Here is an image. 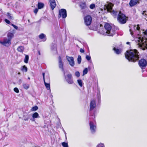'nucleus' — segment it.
I'll use <instances>...</instances> for the list:
<instances>
[{
  "mask_svg": "<svg viewBox=\"0 0 147 147\" xmlns=\"http://www.w3.org/2000/svg\"><path fill=\"white\" fill-rule=\"evenodd\" d=\"M20 82H21L22 80H20Z\"/></svg>",
  "mask_w": 147,
  "mask_h": 147,
  "instance_id": "obj_54",
  "label": "nucleus"
},
{
  "mask_svg": "<svg viewBox=\"0 0 147 147\" xmlns=\"http://www.w3.org/2000/svg\"><path fill=\"white\" fill-rule=\"evenodd\" d=\"M11 25L13 27V28L15 29H16V30H18V27L17 26H16V25H14L13 24H11Z\"/></svg>",
  "mask_w": 147,
  "mask_h": 147,
  "instance_id": "obj_39",
  "label": "nucleus"
},
{
  "mask_svg": "<svg viewBox=\"0 0 147 147\" xmlns=\"http://www.w3.org/2000/svg\"><path fill=\"white\" fill-rule=\"evenodd\" d=\"M95 7V5L94 4H92L90 5V7L91 9H93Z\"/></svg>",
  "mask_w": 147,
  "mask_h": 147,
  "instance_id": "obj_38",
  "label": "nucleus"
},
{
  "mask_svg": "<svg viewBox=\"0 0 147 147\" xmlns=\"http://www.w3.org/2000/svg\"><path fill=\"white\" fill-rule=\"evenodd\" d=\"M139 0H131L129 5L131 7H133L139 3Z\"/></svg>",
  "mask_w": 147,
  "mask_h": 147,
  "instance_id": "obj_17",
  "label": "nucleus"
},
{
  "mask_svg": "<svg viewBox=\"0 0 147 147\" xmlns=\"http://www.w3.org/2000/svg\"><path fill=\"white\" fill-rule=\"evenodd\" d=\"M112 13H113L115 15H117V12L114 11H113Z\"/></svg>",
  "mask_w": 147,
  "mask_h": 147,
  "instance_id": "obj_45",
  "label": "nucleus"
},
{
  "mask_svg": "<svg viewBox=\"0 0 147 147\" xmlns=\"http://www.w3.org/2000/svg\"><path fill=\"white\" fill-rule=\"evenodd\" d=\"M96 107V102L94 100H92L91 101L90 104L89 111L90 113V116H94V118H92L94 119L95 118V111L94 110Z\"/></svg>",
  "mask_w": 147,
  "mask_h": 147,
  "instance_id": "obj_4",
  "label": "nucleus"
},
{
  "mask_svg": "<svg viewBox=\"0 0 147 147\" xmlns=\"http://www.w3.org/2000/svg\"><path fill=\"white\" fill-rule=\"evenodd\" d=\"M139 63L140 67H145L147 64V62L145 59H142L139 61Z\"/></svg>",
  "mask_w": 147,
  "mask_h": 147,
  "instance_id": "obj_16",
  "label": "nucleus"
},
{
  "mask_svg": "<svg viewBox=\"0 0 147 147\" xmlns=\"http://www.w3.org/2000/svg\"><path fill=\"white\" fill-rule=\"evenodd\" d=\"M66 59L68 61L71 66L73 67L75 65V62L74 58L72 57L66 56Z\"/></svg>",
  "mask_w": 147,
  "mask_h": 147,
  "instance_id": "obj_11",
  "label": "nucleus"
},
{
  "mask_svg": "<svg viewBox=\"0 0 147 147\" xmlns=\"http://www.w3.org/2000/svg\"><path fill=\"white\" fill-rule=\"evenodd\" d=\"M85 23L87 26L90 25L92 22V17L90 16H86L84 18Z\"/></svg>",
  "mask_w": 147,
  "mask_h": 147,
  "instance_id": "obj_10",
  "label": "nucleus"
},
{
  "mask_svg": "<svg viewBox=\"0 0 147 147\" xmlns=\"http://www.w3.org/2000/svg\"><path fill=\"white\" fill-rule=\"evenodd\" d=\"M32 117L33 118H36L39 117L38 114L37 112H35L32 115Z\"/></svg>",
  "mask_w": 147,
  "mask_h": 147,
  "instance_id": "obj_25",
  "label": "nucleus"
},
{
  "mask_svg": "<svg viewBox=\"0 0 147 147\" xmlns=\"http://www.w3.org/2000/svg\"><path fill=\"white\" fill-rule=\"evenodd\" d=\"M144 71V70H142V71L143 72Z\"/></svg>",
  "mask_w": 147,
  "mask_h": 147,
  "instance_id": "obj_55",
  "label": "nucleus"
},
{
  "mask_svg": "<svg viewBox=\"0 0 147 147\" xmlns=\"http://www.w3.org/2000/svg\"><path fill=\"white\" fill-rule=\"evenodd\" d=\"M81 9L82 10V12L84 13H86L87 11H88L87 8L86 6L85 2L81 3L80 4Z\"/></svg>",
  "mask_w": 147,
  "mask_h": 147,
  "instance_id": "obj_13",
  "label": "nucleus"
},
{
  "mask_svg": "<svg viewBox=\"0 0 147 147\" xmlns=\"http://www.w3.org/2000/svg\"><path fill=\"white\" fill-rule=\"evenodd\" d=\"M117 19L119 22L121 24H124L126 22L128 19L127 18L125 15L119 11L117 17Z\"/></svg>",
  "mask_w": 147,
  "mask_h": 147,
  "instance_id": "obj_5",
  "label": "nucleus"
},
{
  "mask_svg": "<svg viewBox=\"0 0 147 147\" xmlns=\"http://www.w3.org/2000/svg\"><path fill=\"white\" fill-rule=\"evenodd\" d=\"M98 96H100V93H99V94H98Z\"/></svg>",
  "mask_w": 147,
  "mask_h": 147,
  "instance_id": "obj_50",
  "label": "nucleus"
},
{
  "mask_svg": "<svg viewBox=\"0 0 147 147\" xmlns=\"http://www.w3.org/2000/svg\"><path fill=\"white\" fill-rule=\"evenodd\" d=\"M14 91L17 93H18L19 92V90L18 88H15L14 89Z\"/></svg>",
  "mask_w": 147,
  "mask_h": 147,
  "instance_id": "obj_40",
  "label": "nucleus"
},
{
  "mask_svg": "<svg viewBox=\"0 0 147 147\" xmlns=\"http://www.w3.org/2000/svg\"><path fill=\"white\" fill-rule=\"evenodd\" d=\"M88 73V69L87 68H85L83 71V76L86 74Z\"/></svg>",
  "mask_w": 147,
  "mask_h": 147,
  "instance_id": "obj_35",
  "label": "nucleus"
},
{
  "mask_svg": "<svg viewBox=\"0 0 147 147\" xmlns=\"http://www.w3.org/2000/svg\"><path fill=\"white\" fill-rule=\"evenodd\" d=\"M113 49L114 51L117 54H119L121 53V49H118L115 47H114Z\"/></svg>",
  "mask_w": 147,
  "mask_h": 147,
  "instance_id": "obj_21",
  "label": "nucleus"
},
{
  "mask_svg": "<svg viewBox=\"0 0 147 147\" xmlns=\"http://www.w3.org/2000/svg\"><path fill=\"white\" fill-rule=\"evenodd\" d=\"M139 53L136 49L127 51L125 54V57L129 61L135 62L139 59Z\"/></svg>",
  "mask_w": 147,
  "mask_h": 147,
  "instance_id": "obj_2",
  "label": "nucleus"
},
{
  "mask_svg": "<svg viewBox=\"0 0 147 147\" xmlns=\"http://www.w3.org/2000/svg\"><path fill=\"white\" fill-rule=\"evenodd\" d=\"M21 70L23 72H26L27 71V68L26 66L24 65L22 66Z\"/></svg>",
  "mask_w": 147,
  "mask_h": 147,
  "instance_id": "obj_29",
  "label": "nucleus"
},
{
  "mask_svg": "<svg viewBox=\"0 0 147 147\" xmlns=\"http://www.w3.org/2000/svg\"><path fill=\"white\" fill-rule=\"evenodd\" d=\"M13 34L9 32L8 33L7 35V36L9 39H10V40H11V38H13Z\"/></svg>",
  "mask_w": 147,
  "mask_h": 147,
  "instance_id": "obj_23",
  "label": "nucleus"
},
{
  "mask_svg": "<svg viewBox=\"0 0 147 147\" xmlns=\"http://www.w3.org/2000/svg\"><path fill=\"white\" fill-rule=\"evenodd\" d=\"M18 74H20V73H19Z\"/></svg>",
  "mask_w": 147,
  "mask_h": 147,
  "instance_id": "obj_56",
  "label": "nucleus"
},
{
  "mask_svg": "<svg viewBox=\"0 0 147 147\" xmlns=\"http://www.w3.org/2000/svg\"><path fill=\"white\" fill-rule=\"evenodd\" d=\"M44 5L43 3H38V7L39 9H41L44 6Z\"/></svg>",
  "mask_w": 147,
  "mask_h": 147,
  "instance_id": "obj_24",
  "label": "nucleus"
},
{
  "mask_svg": "<svg viewBox=\"0 0 147 147\" xmlns=\"http://www.w3.org/2000/svg\"><path fill=\"white\" fill-rule=\"evenodd\" d=\"M104 27L105 28V30L106 34L107 35L109 36H113L115 33V28L111 27L109 24L106 23Z\"/></svg>",
  "mask_w": 147,
  "mask_h": 147,
  "instance_id": "obj_3",
  "label": "nucleus"
},
{
  "mask_svg": "<svg viewBox=\"0 0 147 147\" xmlns=\"http://www.w3.org/2000/svg\"><path fill=\"white\" fill-rule=\"evenodd\" d=\"M23 86L24 88L26 89H27L29 87V85L27 84L24 83L23 84Z\"/></svg>",
  "mask_w": 147,
  "mask_h": 147,
  "instance_id": "obj_26",
  "label": "nucleus"
},
{
  "mask_svg": "<svg viewBox=\"0 0 147 147\" xmlns=\"http://www.w3.org/2000/svg\"><path fill=\"white\" fill-rule=\"evenodd\" d=\"M6 16H7L8 19L11 20L13 19V17L11 16V14L9 13H7Z\"/></svg>",
  "mask_w": 147,
  "mask_h": 147,
  "instance_id": "obj_27",
  "label": "nucleus"
},
{
  "mask_svg": "<svg viewBox=\"0 0 147 147\" xmlns=\"http://www.w3.org/2000/svg\"><path fill=\"white\" fill-rule=\"evenodd\" d=\"M78 82L79 85L81 87L83 86V82L81 80H77Z\"/></svg>",
  "mask_w": 147,
  "mask_h": 147,
  "instance_id": "obj_31",
  "label": "nucleus"
},
{
  "mask_svg": "<svg viewBox=\"0 0 147 147\" xmlns=\"http://www.w3.org/2000/svg\"><path fill=\"white\" fill-rule=\"evenodd\" d=\"M86 59L88 61L90 60L91 59V57H90V56H89V55H86Z\"/></svg>",
  "mask_w": 147,
  "mask_h": 147,
  "instance_id": "obj_41",
  "label": "nucleus"
},
{
  "mask_svg": "<svg viewBox=\"0 0 147 147\" xmlns=\"http://www.w3.org/2000/svg\"><path fill=\"white\" fill-rule=\"evenodd\" d=\"M29 59V56L28 55H26L24 59V62L26 63H27L28 62Z\"/></svg>",
  "mask_w": 147,
  "mask_h": 147,
  "instance_id": "obj_32",
  "label": "nucleus"
},
{
  "mask_svg": "<svg viewBox=\"0 0 147 147\" xmlns=\"http://www.w3.org/2000/svg\"><path fill=\"white\" fill-rule=\"evenodd\" d=\"M42 76L43 77V80L44 82V84H45V85L47 88V89L48 90H50V83H46L45 80V73H42Z\"/></svg>",
  "mask_w": 147,
  "mask_h": 147,
  "instance_id": "obj_19",
  "label": "nucleus"
},
{
  "mask_svg": "<svg viewBox=\"0 0 147 147\" xmlns=\"http://www.w3.org/2000/svg\"><path fill=\"white\" fill-rule=\"evenodd\" d=\"M50 7L53 10L56 6V4L55 0H49Z\"/></svg>",
  "mask_w": 147,
  "mask_h": 147,
  "instance_id": "obj_18",
  "label": "nucleus"
},
{
  "mask_svg": "<svg viewBox=\"0 0 147 147\" xmlns=\"http://www.w3.org/2000/svg\"><path fill=\"white\" fill-rule=\"evenodd\" d=\"M28 79H29V80H30V78L29 77H28Z\"/></svg>",
  "mask_w": 147,
  "mask_h": 147,
  "instance_id": "obj_51",
  "label": "nucleus"
},
{
  "mask_svg": "<svg viewBox=\"0 0 147 147\" xmlns=\"http://www.w3.org/2000/svg\"><path fill=\"white\" fill-rule=\"evenodd\" d=\"M142 14L147 21V11H143ZM135 41L138 47L143 50L147 48V29L144 31L143 30L142 34H138V36L135 39Z\"/></svg>",
  "mask_w": 147,
  "mask_h": 147,
  "instance_id": "obj_1",
  "label": "nucleus"
},
{
  "mask_svg": "<svg viewBox=\"0 0 147 147\" xmlns=\"http://www.w3.org/2000/svg\"><path fill=\"white\" fill-rule=\"evenodd\" d=\"M5 21L7 24H9L10 23V21L6 19H5Z\"/></svg>",
  "mask_w": 147,
  "mask_h": 147,
  "instance_id": "obj_43",
  "label": "nucleus"
},
{
  "mask_svg": "<svg viewBox=\"0 0 147 147\" xmlns=\"http://www.w3.org/2000/svg\"><path fill=\"white\" fill-rule=\"evenodd\" d=\"M62 145L63 147H68L67 143L65 142L62 143Z\"/></svg>",
  "mask_w": 147,
  "mask_h": 147,
  "instance_id": "obj_36",
  "label": "nucleus"
},
{
  "mask_svg": "<svg viewBox=\"0 0 147 147\" xmlns=\"http://www.w3.org/2000/svg\"><path fill=\"white\" fill-rule=\"evenodd\" d=\"M75 75L77 77H79L80 76V73L78 71H76L75 73Z\"/></svg>",
  "mask_w": 147,
  "mask_h": 147,
  "instance_id": "obj_37",
  "label": "nucleus"
},
{
  "mask_svg": "<svg viewBox=\"0 0 147 147\" xmlns=\"http://www.w3.org/2000/svg\"><path fill=\"white\" fill-rule=\"evenodd\" d=\"M78 63V64H80L81 63V56L79 55L78 56L77 59Z\"/></svg>",
  "mask_w": 147,
  "mask_h": 147,
  "instance_id": "obj_34",
  "label": "nucleus"
},
{
  "mask_svg": "<svg viewBox=\"0 0 147 147\" xmlns=\"http://www.w3.org/2000/svg\"><path fill=\"white\" fill-rule=\"evenodd\" d=\"M59 68L61 69L62 71L63 72L64 74H65V72L63 67V63L60 56H59Z\"/></svg>",
  "mask_w": 147,
  "mask_h": 147,
  "instance_id": "obj_15",
  "label": "nucleus"
},
{
  "mask_svg": "<svg viewBox=\"0 0 147 147\" xmlns=\"http://www.w3.org/2000/svg\"><path fill=\"white\" fill-rule=\"evenodd\" d=\"M67 16V11L65 9H62L59 11L58 17L59 18L62 17L63 18H65Z\"/></svg>",
  "mask_w": 147,
  "mask_h": 147,
  "instance_id": "obj_8",
  "label": "nucleus"
},
{
  "mask_svg": "<svg viewBox=\"0 0 147 147\" xmlns=\"http://www.w3.org/2000/svg\"><path fill=\"white\" fill-rule=\"evenodd\" d=\"M80 52L81 53H83L84 52V51L83 49H81L80 50Z\"/></svg>",
  "mask_w": 147,
  "mask_h": 147,
  "instance_id": "obj_46",
  "label": "nucleus"
},
{
  "mask_svg": "<svg viewBox=\"0 0 147 147\" xmlns=\"http://www.w3.org/2000/svg\"><path fill=\"white\" fill-rule=\"evenodd\" d=\"M28 22H30V20H28Z\"/></svg>",
  "mask_w": 147,
  "mask_h": 147,
  "instance_id": "obj_53",
  "label": "nucleus"
},
{
  "mask_svg": "<svg viewBox=\"0 0 147 147\" xmlns=\"http://www.w3.org/2000/svg\"><path fill=\"white\" fill-rule=\"evenodd\" d=\"M46 80L48 83H50V79L49 77L46 78Z\"/></svg>",
  "mask_w": 147,
  "mask_h": 147,
  "instance_id": "obj_44",
  "label": "nucleus"
},
{
  "mask_svg": "<svg viewBox=\"0 0 147 147\" xmlns=\"http://www.w3.org/2000/svg\"><path fill=\"white\" fill-rule=\"evenodd\" d=\"M91 119V118H90L89 119L90 130L92 134H94L96 131V124L95 121H92Z\"/></svg>",
  "mask_w": 147,
  "mask_h": 147,
  "instance_id": "obj_6",
  "label": "nucleus"
},
{
  "mask_svg": "<svg viewBox=\"0 0 147 147\" xmlns=\"http://www.w3.org/2000/svg\"><path fill=\"white\" fill-rule=\"evenodd\" d=\"M28 118H25L24 119V120L25 121H28Z\"/></svg>",
  "mask_w": 147,
  "mask_h": 147,
  "instance_id": "obj_47",
  "label": "nucleus"
},
{
  "mask_svg": "<svg viewBox=\"0 0 147 147\" xmlns=\"http://www.w3.org/2000/svg\"><path fill=\"white\" fill-rule=\"evenodd\" d=\"M113 5L111 3H109L107 4L104 7L105 10H107L108 12H111L112 9Z\"/></svg>",
  "mask_w": 147,
  "mask_h": 147,
  "instance_id": "obj_12",
  "label": "nucleus"
},
{
  "mask_svg": "<svg viewBox=\"0 0 147 147\" xmlns=\"http://www.w3.org/2000/svg\"><path fill=\"white\" fill-rule=\"evenodd\" d=\"M51 49L53 50L56 51L57 49L56 45L55 44H52L51 46Z\"/></svg>",
  "mask_w": 147,
  "mask_h": 147,
  "instance_id": "obj_28",
  "label": "nucleus"
},
{
  "mask_svg": "<svg viewBox=\"0 0 147 147\" xmlns=\"http://www.w3.org/2000/svg\"><path fill=\"white\" fill-rule=\"evenodd\" d=\"M96 147H105V146L104 143H100L96 145Z\"/></svg>",
  "mask_w": 147,
  "mask_h": 147,
  "instance_id": "obj_30",
  "label": "nucleus"
},
{
  "mask_svg": "<svg viewBox=\"0 0 147 147\" xmlns=\"http://www.w3.org/2000/svg\"><path fill=\"white\" fill-rule=\"evenodd\" d=\"M38 8H36V9H35L34 10V13L36 14L38 11Z\"/></svg>",
  "mask_w": 147,
  "mask_h": 147,
  "instance_id": "obj_42",
  "label": "nucleus"
},
{
  "mask_svg": "<svg viewBox=\"0 0 147 147\" xmlns=\"http://www.w3.org/2000/svg\"><path fill=\"white\" fill-rule=\"evenodd\" d=\"M129 43H130V42H126V44H128H128H129Z\"/></svg>",
  "mask_w": 147,
  "mask_h": 147,
  "instance_id": "obj_49",
  "label": "nucleus"
},
{
  "mask_svg": "<svg viewBox=\"0 0 147 147\" xmlns=\"http://www.w3.org/2000/svg\"><path fill=\"white\" fill-rule=\"evenodd\" d=\"M64 75L66 81L68 84H72L74 83V81L72 78V76L71 74H68L66 75L65 74Z\"/></svg>",
  "mask_w": 147,
  "mask_h": 147,
  "instance_id": "obj_7",
  "label": "nucleus"
},
{
  "mask_svg": "<svg viewBox=\"0 0 147 147\" xmlns=\"http://www.w3.org/2000/svg\"><path fill=\"white\" fill-rule=\"evenodd\" d=\"M100 27H101L102 26V25L101 24H100Z\"/></svg>",
  "mask_w": 147,
  "mask_h": 147,
  "instance_id": "obj_52",
  "label": "nucleus"
},
{
  "mask_svg": "<svg viewBox=\"0 0 147 147\" xmlns=\"http://www.w3.org/2000/svg\"><path fill=\"white\" fill-rule=\"evenodd\" d=\"M17 50L19 52H22L24 50V47L22 46H19Z\"/></svg>",
  "mask_w": 147,
  "mask_h": 147,
  "instance_id": "obj_22",
  "label": "nucleus"
},
{
  "mask_svg": "<svg viewBox=\"0 0 147 147\" xmlns=\"http://www.w3.org/2000/svg\"><path fill=\"white\" fill-rule=\"evenodd\" d=\"M38 54L39 55H40V51H38Z\"/></svg>",
  "mask_w": 147,
  "mask_h": 147,
  "instance_id": "obj_48",
  "label": "nucleus"
},
{
  "mask_svg": "<svg viewBox=\"0 0 147 147\" xmlns=\"http://www.w3.org/2000/svg\"><path fill=\"white\" fill-rule=\"evenodd\" d=\"M131 27H133L134 30V32H135L136 31L137 32H139L140 28L139 25H137L132 26ZM129 30L132 36L134 31H132L131 29H130Z\"/></svg>",
  "mask_w": 147,
  "mask_h": 147,
  "instance_id": "obj_14",
  "label": "nucleus"
},
{
  "mask_svg": "<svg viewBox=\"0 0 147 147\" xmlns=\"http://www.w3.org/2000/svg\"><path fill=\"white\" fill-rule=\"evenodd\" d=\"M11 40L10 39L5 38H4L3 41H0V43L5 46L8 47L11 44Z\"/></svg>",
  "mask_w": 147,
  "mask_h": 147,
  "instance_id": "obj_9",
  "label": "nucleus"
},
{
  "mask_svg": "<svg viewBox=\"0 0 147 147\" xmlns=\"http://www.w3.org/2000/svg\"><path fill=\"white\" fill-rule=\"evenodd\" d=\"M38 109V107L37 106H35L33 107L31 109L32 111H36Z\"/></svg>",
  "mask_w": 147,
  "mask_h": 147,
  "instance_id": "obj_33",
  "label": "nucleus"
},
{
  "mask_svg": "<svg viewBox=\"0 0 147 147\" xmlns=\"http://www.w3.org/2000/svg\"><path fill=\"white\" fill-rule=\"evenodd\" d=\"M39 37L40 39L42 40V41H45L46 40V36L43 33H42L39 35Z\"/></svg>",
  "mask_w": 147,
  "mask_h": 147,
  "instance_id": "obj_20",
  "label": "nucleus"
}]
</instances>
